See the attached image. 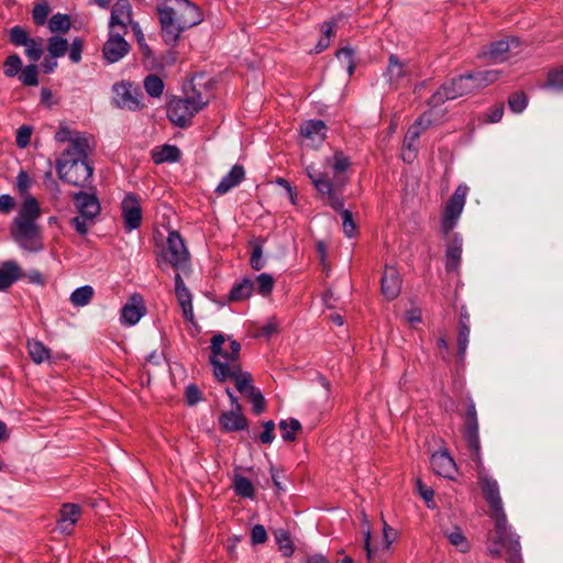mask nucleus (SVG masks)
<instances>
[{
	"label": "nucleus",
	"mask_w": 563,
	"mask_h": 563,
	"mask_svg": "<svg viewBox=\"0 0 563 563\" xmlns=\"http://www.w3.org/2000/svg\"><path fill=\"white\" fill-rule=\"evenodd\" d=\"M528 103V99L526 93L523 92H515L508 98V106L511 111L516 113L522 112Z\"/></svg>",
	"instance_id": "obj_51"
},
{
	"label": "nucleus",
	"mask_w": 563,
	"mask_h": 563,
	"mask_svg": "<svg viewBox=\"0 0 563 563\" xmlns=\"http://www.w3.org/2000/svg\"><path fill=\"white\" fill-rule=\"evenodd\" d=\"M462 256V243L459 239H454L446 250L445 266L448 271H456L459 268Z\"/></svg>",
	"instance_id": "obj_31"
},
{
	"label": "nucleus",
	"mask_w": 563,
	"mask_h": 563,
	"mask_svg": "<svg viewBox=\"0 0 563 563\" xmlns=\"http://www.w3.org/2000/svg\"><path fill=\"white\" fill-rule=\"evenodd\" d=\"M186 401L194 406L201 400V390L196 385H189L185 391Z\"/></svg>",
	"instance_id": "obj_56"
},
{
	"label": "nucleus",
	"mask_w": 563,
	"mask_h": 563,
	"mask_svg": "<svg viewBox=\"0 0 563 563\" xmlns=\"http://www.w3.org/2000/svg\"><path fill=\"white\" fill-rule=\"evenodd\" d=\"M443 533L448 538L449 542L460 552L466 553L470 550V543L460 528L455 527L451 531H443Z\"/></svg>",
	"instance_id": "obj_35"
},
{
	"label": "nucleus",
	"mask_w": 563,
	"mask_h": 563,
	"mask_svg": "<svg viewBox=\"0 0 563 563\" xmlns=\"http://www.w3.org/2000/svg\"><path fill=\"white\" fill-rule=\"evenodd\" d=\"M254 290V283L250 278H244L233 285L229 294L230 301H242L251 297Z\"/></svg>",
	"instance_id": "obj_30"
},
{
	"label": "nucleus",
	"mask_w": 563,
	"mask_h": 563,
	"mask_svg": "<svg viewBox=\"0 0 563 563\" xmlns=\"http://www.w3.org/2000/svg\"><path fill=\"white\" fill-rule=\"evenodd\" d=\"M129 51L130 45L121 33H111L102 47L103 57L110 64L122 59Z\"/></svg>",
	"instance_id": "obj_16"
},
{
	"label": "nucleus",
	"mask_w": 563,
	"mask_h": 563,
	"mask_svg": "<svg viewBox=\"0 0 563 563\" xmlns=\"http://www.w3.org/2000/svg\"><path fill=\"white\" fill-rule=\"evenodd\" d=\"M335 55L342 66L346 68L349 76H351L355 69L354 51L350 47H343L340 48Z\"/></svg>",
	"instance_id": "obj_46"
},
{
	"label": "nucleus",
	"mask_w": 563,
	"mask_h": 563,
	"mask_svg": "<svg viewBox=\"0 0 563 563\" xmlns=\"http://www.w3.org/2000/svg\"><path fill=\"white\" fill-rule=\"evenodd\" d=\"M180 157V151L173 145H164L159 151L153 153V161L156 164L164 162H177Z\"/></svg>",
	"instance_id": "obj_36"
},
{
	"label": "nucleus",
	"mask_w": 563,
	"mask_h": 563,
	"mask_svg": "<svg viewBox=\"0 0 563 563\" xmlns=\"http://www.w3.org/2000/svg\"><path fill=\"white\" fill-rule=\"evenodd\" d=\"M15 206V200L10 195H1L0 196V212L8 214L10 213Z\"/></svg>",
	"instance_id": "obj_62"
},
{
	"label": "nucleus",
	"mask_w": 563,
	"mask_h": 563,
	"mask_svg": "<svg viewBox=\"0 0 563 563\" xmlns=\"http://www.w3.org/2000/svg\"><path fill=\"white\" fill-rule=\"evenodd\" d=\"M32 129L27 125H22L16 131L15 143L20 148H24L30 144Z\"/></svg>",
	"instance_id": "obj_55"
},
{
	"label": "nucleus",
	"mask_w": 563,
	"mask_h": 563,
	"mask_svg": "<svg viewBox=\"0 0 563 563\" xmlns=\"http://www.w3.org/2000/svg\"><path fill=\"white\" fill-rule=\"evenodd\" d=\"M417 67L411 60H401L396 54H390L385 77L390 87L398 89L408 86L416 76Z\"/></svg>",
	"instance_id": "obj_10"
},
{
	"label": "nucleus",
	"mask_w": 563,
	"mask_h": 563,
	"mask_svg": "<svg viewBox=\"0 0 563 563\" xmlns=\"http://www.w3.org/2000/svg\"><path fill=\"white\" fill-rule=\"evenodd\" d=\"M463 437L476 463L477 478L489 515L495 520V533L492 536L493 544L488 548L492 556H505L508 563H520L521 547L519 538L510 532L507 516L504 510L499 486L496 479L485 473L481 456V442L475 404L470 399L464 415Z\"/></svg>",
	"instance_id": "obj_1"
},
{
	"label": "nucleus",
	"mask_w": 563,
	"mask_h": 563,
	"mask_svg": "<svg viewBox=\"0 0 563 563\" xmlns=\"http://www.w3.org/2000/svg\"><path fill=\"white\" fill-rule=\"evenodd\" d=\"M117 104L126 110L135 111L143 107L142 92L129 82L117 84L113 87Z\"/></svg>",
	"instance_id": "obj_14"
},
{
	"label": "nucleus",
	"mask_w": 563,
	"mask_h": 563,
	"mask_svg": "<svg viewBox=\"0 0 563 563\" xmlns=\"http://www.w3.org/2000/svg\"><path fill=\"white\" fill-rule=\"evenodd\" d=\"M93 294L91 286H82L71 292L70 301L76 307H84L91 301Z\"/></svg>",
	"instance_id": "obj_37"
},
{
	"label": "nucleus",
	"mask_w": 563,
	"mask_h": 563,
	"mask_svg": "<svg viewBox=\"0 0 563 563\" xmlns=\"http://www.w3.org/2000/svg\"><path fill=\"white\" fill-rule=\"evenodd\" d=\"M279 429L282 431V438L285 441H295L296 434L301 430L299 420L290 418L289 420H282L279 422Z\"/></svg>",
	"instance_id": "obj_40"
},
{
	"label": "nucleus",
	"mask_w": 563,
	"mask_h": 563,
	"mask_svg": "<svg viewBox=\"0 0 563 563\" xmlns=\"http://www.w3.org/2000/svg\"><path fill=\"white\" fill-rule=\"evenodd\" d=\"M468 190L470 188L465 184H461L449 199L442 217V229L444 233H449L455 227L463 211Z\"/></svg>",
	"instance_id": "obj_12"
},
{
	"label": "nucleus",
	"mask_w": 563,
	"mask_h": 563,
	"mask_svg": "<svg viewBox=\"0 0 563 563\" xmlns=\"http://www.w3.org/2000/svg\"><path fill=\"white\" fill-rule=\"evenodd\" d=\"M121 213L128 231L137 229L142 223L141 198L133 192L126 194L121 202Z\"/></svg>",
	"instance_id": "obj_13"
},
{
	"label": "nucleus",
	"mask_w": 563,
	"mask_h": 563,
	"mask_svg": "<svg viewBox=\"0 0 563 563\" xmlns=\"http://www.w3.org/2000/svg\"><path fill=\"white\" fill-rule=\"evenodd\" d=\"M467 75L453 78L450 82L442 85L428 100V106L433 110L443 104L446 100H453L464 95L474 92Z\"/></svg>",
	"instance_id": "obj_9"
},
{
	"label": "nucleus",
	"mask_w": 563,
	"mask_h": 563,
	"mask_svg": "<svg viewBox=\"0 0 563 563\" xmlns=\"http://www.w3.org/2000/svg\"><path fill=\"white\" fill-rule=\"evenodd\" d=\"M219 424L225 432H234L245 430L247 428V420L242 415V411L230 410L220 415Z\"/></svg>",
	"instance_id": "obj_24"
},
{
	"label": "nucleus",
	"mask_w": 563,
	"mask_h": 563,
	"mask_svg": "<svg viewBox=\"0 0 563 563\" xmlns=\"http://www.w3.org/2000/svg\"><path fill=\"white\" fill-rule=\"evenodd\" d=\"M252 404H253V411L258 415L264 411L265 409V399L260 390L253 391L251 395L247 396Z\"/></svg>",
	"instance_id": "obj_58"
},
{
	"label": "nucleus",
	"mask_w": 563,
	"mask_h": 563,
	"mask_svg": "<svg viewBox=\"0 0 563 563\" xmlns=\"http://www.w3.org/2000/svg\"><path fill=\"white\" fill-rule=\"evenodd\" d=\"M325 168H330L334 174V180H331L323 172L308 166L306 172L312 181L320 198L334 210H341L344 207L343 188L347 183L344 173L351 166V159L342 151L338 150L331 157L324 161Z\"/></svg>",
	"instance_id": "obj_4"
},
{
	"label": "nucleus",
	"mask_w": 563,
	"mask_h": 563,
	"mask_svg": "<svg viewBox=\"0 0 563 563\" xmlns=\"http://www.w3.org/2000/svg\"><path fill=\"white\" fill-rule=\"evenodd\" d=\"M51 12L47 2L37 3L32 11V18L36 25H44Z\"/></svg>",
	"instance_id": "obj_52"
},
{
	"label": "nucleus",
	"mask_w": 563,
	"mask_h": 563,
	"mask_svg": "<svg viewBox=\"0 0 563 563\" xmlns=\"http://www.w3.org/2000/svg\"><path fill=\"white\" fill-rule=\"evenodd\" d=\"M24 277V273L14 261H5L0 266V290H7L13 283Z\"/></svg>",
	"instance_id": "obj_23"
},
{
	"label": "nucleus",
	"mask_w": 563,
	"mask_h": 563,
	"mask_svg": "<svg viewBox=\"0 0 563 563\" xmlns=\"http://www.w3.org/2000/svg\"><path fill=\"white\" fill-rule=\"evenodd\" d=\"M430 464L432 470L443 477H451L455 471V463L445 451L433 453L430 459Z\"/></svg>",
	"instance_id": "obj_25"
},
{
	"label": "nucleus",
	"mask_w": 563,
	"mask_h": 563,
	"mask_svg": "<svg viewBox=\"0 0 563 563\" xmlns=\"http://www.w3.org/2000/svg\"><path fill=\"white\" fill-rule=\"evenodd\" d=\"M257 292L262 296H268L273 291L275 280L272 275L263 273L257 276Z\"/></svg>",
	"instance_id": "obj_48"
},
{
	"label": "nucleus",
	"mask_w": 563,
	"mask_h": 563,
	"mask_svg": "<svg viewBox=\"0 0 563 563\" xmlns=\"http://www.w3.org/2000/svg\"><path fill=\"white\" fill-rule=\"evenodd\" d=\"M341 216H342V225H343V231L345 233L346 236L349 238H352L356 234L357 230H356V224L353 220V214L350 210L347 209H341Z\"/></svg>",
	"instance_id": "obj_53"
},
{
	"label": "nucleus",
	"mask_w": 563,
	"mask_h": 563,
	"mask_svg": "<svg viewBox=\"0 0 563 563\" xmlns=\"http://www.w3.org/2000/svg\"><path fill=\"white\" fill-rule=\"evenodd\" d=\"M30 38L27 31L20 25H15L10 30V42L15 46L27 44Z\"/></svg>",
	"instance_id": "obj_50"
},
{
	"label": "nucleus",
	"mask_w": 563,
	"mask_h": 563,
	"mask_svg": "<svg viewBox=\"0 0 563 563\" xmlns=\"http://www.w3.org/2000/svg\"><path fill=\"white\" fill-rule=\"evenodd\" d=\"M132 29L135 33V36H136V40H137V43H139V46L142 51V53L145 55V56H150L151 55V49L148 47V45L145 43V37H144V34L142 33L140 26L137 23H134L132 24Z\"/></svg>",
	"instance_id": "obj_61"
},
{
	"label": "nucleus",
	"mask_w": 563,
	"mask_h": 563,
	"mask_svg": "<svg viewBox=\"0 0 563 563\" xmlns=\"http://www.w3.org/2000/svg\"><path fill=\"white\" fill-rule=\"evenodd\" d=\"M267 533L262 525H255L251 531V541L253 544H262L266 542Z\"/></svg>",
	"instance_id": "obj_57"
},
{
	"label": "nucleus",
	"mask_w": 563,
	"mask_h": 563,
	"mask_svg": "<svg viewBox=\"0 0 563 563\" xmlns=\"http://www.w3.org/2000/svg\"><path fill=\"white\" fill-rule=\"evenodd\" d=\"M156 13L161 35L172 46L178 43L185 31L199 25L205 19L201 8L189 0H159Z\"/></svg>",
	"instance_id": "obj_2"
},
{
	"label": "nucleus",
	"mask_w": 563,
	"mask_h": 563,
	"mask_svg": "<svg viewBox=\"0 0 563 563\" xmlns=\"http://www.w3.org/2000/svg\"><path fill=\"white\" fill-rule=\"evenodd\" d=\"M471 85L474 86V91L483 89L498 80L500 76L499 70H477L474 73L466 74Z\"/></svg>",
	"instance_id": "obj_27"
},
{
	"label": "nucleus",
	"mask_w": 563,
	"mask_h": 563,
	"mask_svg": "<svg viewBox=\"0 0 563 563\" xmlns=\"http://www.w3.org/2000/svg\"><path fill=\"white\" fill-rule=\"evenodd\" d=\"M37 67L35 64L27 65L22 69L19 79L24 86H37Z\"/></svg>",
	"instance_id": "obj_47"
},
{
	"label": "nucleus",
	"mask_w": 563,
	"mask_h": 563,
	"mask_svg": "<svg viewBox=\"0 0 563 563\" xmlns=\"http://www.w3.org/2000/svg\"><path fill=\"white\" fill-rule=\"evenodd\" d=\"M128 23H132L131 3L129 0H118L112 7L109 26L112 30L119 26L126 33Z\"/></svg>",
	"instance_id": "obj_20"
},
{
	"label": "nucleus",
	"mask_w": 563,
	"mask_h": 563,
	"mask_svg": "<svg viewBox=\"0 0 563 563\" xmlns=\"http://www.w3.org/2000/svg\"><path fill=\"white\" fill-rule=\"evenodd\" d=\"M520 43L518 38L510 37L507 40H500L490 44L487 52H484V56H487L493 62H504L510 57L511 54H518Z\"/></svg>",
	"instance_id": "obj_17"
},
{
	"label": "nucleus",
	"mask_w": 563,
	"mask_h": 563,
	"mask_svg": "<svg viewBox=\"0 0 563 563\" xmlns=\"http://www.w3.org/2000/svg\"><path fill=\"white\" fill-rule=\"evenodd\" d=\"M145 312L143 297L140 294H133L121 309V321L128 325H134Z\"/></svg>",
	"instance_id": "obj_18"
},
{
	"label": "nucleus",
	"mask_w": 563,
	"mask_h": 563,
	"mask_svg": "<svg viewBox=\"0 0 563 563\" xmlns=\"http://www.w3.org/2000/svg\"><path fill=\"white\" fill-rule=\"evenodd\" d=\"M27 350L32 361L36 364L51 358V351L40 341L27 342Z\"/></svg>",
	"instance_id": "obj_34"
},
{
	"label": "nucleus",
	"mask_w": 563,
	"mask_h": 563,
	"mask_svg": "<svg viewBox=\"0 0 563 563\" xmlns=\"http://www.w3.org/2000/svg\"><path fill=\"white\" fill-rule=\"evenodd\" d=\"M417 147L416 145L409 146V144H406V141H404L402 150H401V157L404 162L411 163L417 157Z\"/></svg>",
	"instance_id": "obj_63"
},
{
	"label": "nucleus",
	"mask_w": 563,
	"mask_h": 563,
	"mask_svg": "<svg viewBox=\"0 0 563 563\" xmlns=\"http://www.w3.org/2000/svg\"><path fill=\"white\" fill-rule=\"evenodd\" d=\"M25 47V55L27 58L34 63L38 62L43 55V40L42 38H33L31 37L27 44L23 45Z\"/></svg>",
	"instance_id": "obj_45"
},
{
	"label": "nucleus",
	"mask_w": 563,
	"mask_h": 563,
	"mask_svg": "<svg viewBox=\"0 0 563 563\" xmlns=\"http://www.w3.org/2000/svg\"><path fill=\"white\" fill-rule=\"evenodd\" d=\"M175 294L177 301L181 307L184 318L194 323L195 314L192 308V299L189 289L185 286V283L179 273L175 275Z\"/></svg>",
	"instance_id": "obj_21"
},
{
	"label": "nucleus",
	"mask_w": 563,
	"mask_h": 563,
	"mask_svg": "<svg viewBox=\"0 0 563 563\" xmlns=\"http://www.w3.org/2000/svg\"><path fill=\"white\" fill-rule=\"evenodd\" d=\"M325 132L327 125L322 120H308L300 126V133L306 139L323 141Z\"/></svg>",
	"instance_id": "obj_29"
},
{
	"label": "nucleus",
	"mask_w": 563,
	"mask_h": 563,
	"mask_svg": "<svg viewBox=\"0 0 563 563\" xmlns=\"http://www.w3.org/2000/svg\"><path fill=\"white\" fill-rule=\"evenodd\" d=\"M443 117V111H433L431 108L429 111L423 112L418 120L409 126L404 141L409 146L416 144L417 140L420 137L422 131L428 129L430 125L439 122Z\"/></svg>",
	"instance_id": "obj_15"
},
{
	"label": "nucleus",
	"mask_w": 563,
	"mask_h": 563,
	"mask_svg": "<svg viewBox=\"0 0 563 563\" xmlns=\"http://www.w3.org/2000/svg\"><path fill=\"white\" fill-rule=\"evenodd\" d=\"M542 87L553 91H563V65L548 71L547 80Z\"/></svg>",
	"instance_id": "obj_33"
},
{
	"label": "nucleus",
	"mask_w": 563,
	"mask_h": 563,
	"mask_svg": "<svg viewBox=\"0 0 563 563\" xmlns=\"http://www.w3.org/2000/svg\"><path fill=\"white\" fill-rule=\"evenodd\" d=\"M145 91L151 97H161L164 90V82L157 75L151 74L144 79Z\"/></svg>",
	"instance_id": "obj_43"
},
{
	"label": "nucleus",
	"mask_w": 563,
	"mask_h": 563,
	"mask_svg": "<svg viewBox=\"0 0 563 563\" xmlns=\"http://www.w3.org/2000/svg\"><path fill=\"white\" fill-rule=\"evenodd\" d=\"M157 265L162 269L164 265H169L184 274L190 271V255L179 232H169L166 247L157 257Z\"/></svg>",
	"instance_id": "obj_7"
},
{
	"label": "nucleus",
	"mask_w": 563,
	"mask_h": 563,
	"mask_svg": "<svg viewBox=\"0 0 563 563\" xmlns=\"http://www.w3.org/2000/svg\"><path fill=\"white\" fill-rule=\"evenodd\" d=\"M89 142L76 140L70 148H65L56 159L59 179L75 187H87L93 174L88 161Z\"/></svg>",
	"instance_id": "obj_5"
},
{
	"label": "nucleus",
	"mask_w": 563,
	"mask_h": 563,
	"mask_svg": "<svg viewBox=\"0 0 563 563\" xmlns=\"http://www.w3.org/2000/svg\"><path fill=\"white\" fill-rule=\"evenodd\" d=\"M278 323L275 320H269L265 325L261 329V335L265 338H271L273 334L277 333Z\"/></svg>",
	"instance_id": "obj_64"
},
{
	"label": "nucleus",
	"mask_w": 563,
	"mask_h": 563,
	"mask_svg": "<svg viewBox=\"0 0 563 563\" xmlns=\"http://www.w3.org/2000/svg\"><path fill=\"white\" fill-rule=\"evenodd\" d=\"M234 489L236 495L244 498H253L255 494V489L252 482L249 478L241 475H236L234 477Z\"/></svg>",
	"instance_id": "obj_42"
},
{
	"label": "nucleus",
	"mask_w": 563,
	"mask_h": 563,
	"mask_svg": "<svg viewBox=\"0 0 563 563\" xmlns=\"http://www.w3.org/2000/svg\"><path fill=\"white\" fill-rule=\"evenodd\" d=\"M209 103L195 87L185 90L183 98H174L167 107V117L177 126L185 128L190 124L192 118Z\"/></svg>",
	"instance_id": "obj_6"
},
{
	"label": "nucleus",
	"mask_w": 563,
	"mask_h": 563,
	"mask_svg": "<svg viewBox=\"0 0 563 563\" xmlns=\"http://www.w3.org/2000/svg\"><path fill=\"white\" fill-rule=\"evenodd\" d=\"M81 508L77 504H64L59 510V519L57 520L58 528L62 532L70 533L73 527L79 519Z\"/></svg>",
	"instance_id": "obj_22"
},
{
	"label": "nucleus",
	"mask_w": 563,
	"mask_h": 563,
	"mask_svg": "<svg viewBox=\"0 0 563 563\" xmlns=\"http://www.w3.org/2000/svg\"><path fill=\"white\" fill-rule=\"evenodd\" d=\"M76 140L89 142V139L85 134L71 131L67 125L64 124H60L58 131L55 133V141L57 143L68 142V146L66 148H70Z\"/></svg>",
	"instance_id": "obj_32"
},
{
	"label": "nucleus",
	"mask_w": 563,
	"mask_h": 563,
	"mask_svg": "<svg viewBox=\"0 0 563 563\" xmlns=\"http://www.w3.org/2000/svg\"><path fill=\"white\" fill-rule=\"evenodd\" d=\"M71 26L70 19L67 14L56 13L48 21L51 32L66 33Z\"/></svg>",
	"instance_id": "obj_44"
},
{
	"label": "nucleus",
	"mask_w": 563,
	"mask_h": 563,
	"mask_svg": "<svg viewBox=\"0 0 563 563\" xmlns=\"http://www.w3.org/2000/svg\"><path fill=\"white\" fill-rule=\"evenodd\" d=\"M486 122L496 123L499 122L504 115V104L497 103L487 111Z\"/></svg>",
	"instance_id": "obj_60"
},
{
	"label": "nucleus",
	"mask_w": 563,
	"mask_h": 563,
	"mask_svg": "<svg viewBox=\"0 0 563 563\" xmlns=\"http://www.w3.org/2000/svg\"><path fill=\"white\" fill-rule=\"evenodd\" d=\"M68 41L60 36H52L48 38L47 51L53 58L62 57L68 51Z\"/></svg>",
	"instance_id": "obj_39"
},
{
	"label": "nucleus",
	"mask_w": 563,
	"mask_h": 563,
	"mask_svg": "<svg viewBox=\"0 0 563 563\" xmlns=\"http://www.w3.org/2000/svg\"><path fill=\"white\" fill-rule=\"evenodd\" d=\"M21 58L16 54H12L3 63V73L7 77H14L21 69Z\"/></svg>",
	"instance_id": "obj_49"
},
{
	"label": "nucleus",
	"mask_w": 563,
	"mask_h": 563,
	"mask_svg": "<svg viewBox=\"0 0 563 563\" xmlns=\"http://www.w3.org/2000/svg\"><path fill=\"white\" fill-rule=\"evenodd\" d=\"M251 245L253 247L252 254L250 257L251 267L254 271H261L265 265V262L263 261V240H261V239L252 240Z\"/></svg>",
	"instance_id": "obj_41"
},
{
	"label": "nucleus",
	"mask_w": 563,
	"mask_h": 563,
	"mask_svg": "<svg viewBox=\"0 0 563 563\" xmlns=\"http://www.w3.org/2000/svg\"><path fill=\"white\" fill-rule=\"evenodd\" d=\"M69 48V59L77 64L81 60V53L84 49V40L80 37H76L71 44L68 46Z\"/></svg>",
	"instance_id": "obj_54"
},
{
	"label": "nucleus",
	"mask_w": 563,
	"mask_h": 563,
	"mask_svg": "<svg viewBox=\"0 0 563 563\" xmlns=\"http://www.w3.org/2000/svg\"><path fill=\"white\" fill-rule=\"evenodd\" d=\"M264 430L260 434V440L262 443L268 444L272 443L274 440V430H275V423L274 421L269 420L266 421L264 424Z\"/></svg>",
	"instance_id": "obj_59"
},
{
	"label": "nucleus",
	"mask_w": 563,
	"mask_h": 563,
	"mask_svg": "<svg viewBox=\"0 0 563 563\" xmlns=\"http://www.w3.org/2000/svg\"><path fill=\"white\" fill-rule=\"evenodd\" d=\"M470 325L462 319L459 327L457 335V357L460 362L465 358L466 349L468 345Z\"/></svg>",
	"instance_id": "obj_38"
},
{
	"label": "nucleus",
	"mask_w": 563,
	"mask_h": 563,
	"mask_svg": "<svg viewBox=\"0 0 563 563\" xmlns=\"http://www.w3.org/2000/svg\"><path fill=\"white\" fill-rule=\"evenodd\" d=\"M225 338L219 333L211 339L210 363L213 366V374L218 380L233 379L238 391L247 397L256 388L253 385V377L249 372H243L240 364L241 344L236 340L230 341V351L223 350Z\"/></svg>",
	"instance_id": "obj_3"
},
{
	"label": "nucleus",
	"mask_w": 563,
	"mask_h": 563,
	"mask_svg": "<svg viewBox=\"0 0 563 563\" xmlns=\"http://www.w3.org/2000/svg\"><path fill=\"white\" fill-rule=\"evenodd\" d=\"M11 235L13 240L29 252H38L43 250L41 229L36 222H16L11 224Z\"/></svg>",
	"instance_id": "obj_11"
},
{
	"label": "nucleus",
	"mask_w": 563,
	"mask_h": 563,
	"mask_svg": "<svg viewBox=\"0 0 563 563\" xmlns=\"http://www.w3.org/2000/svg\"><path fill=\"white\" fill-rule=\"evenodd\" d=\"M382 294L388 300H394L398 297L401 290V278L395 267L386 266L380 278Z\"/></svg>",
	"instance_id": "obj_19"
},
{
	"label": "nucleus",
	"mask_w": 563,
	"mask_h": 563,
	"mask_svg": "<svg viewBox=\"0 0 563 563\" xmlns=\"http://www.w3.org/2000/svg\"><path fill=\"white\" fill-rule=\"evenodd\" d=\"M74 200L79 216L71 219V225L79 234L86 235L89 227L93 224L95 218L100 213L99 200L96 195L85 191L75 194Z\"/></svg>",
	"instance_id": "obj_8"
},
{
	"label": "nucleus",
	"mask_w": 563,
	"mask_h": 563,
	"mask_svg": "<svg viewBox=\"0 0 563 563\" xmlns=\"http://www.w3.org/2000/svg\"><path fill=\"white\" fill-rule=\"evenodd\" d=\"M41 214V209L38 202L33 197H27L24 199L18 216L13 221L16 222H36V219Z\"/></svg>",
	"instance_id": "obj_28"
},
{
	"label": "nucleus",
	"mask_w": 563,
	"mask_h": 563,
	"mask_svg": "<svg viewBox=\"0 0 563 563\" xmlns=\"http://www.w3.org/2000/svg\"><path fill=\"white\" fill-rule=\"evenodd\" d=\"M245 177V170L242 165H234L231 170L221 179L216 188L218 195H224L238 186Z\"/></svg>",
	"instance_id": "obj_26"
}]
</instances>
